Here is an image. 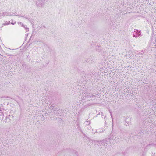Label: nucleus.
Returning a JSON list of instances; mask_svg holds the SVG:
<instances>
[{
  "label": "nucleus",
  "instance_id": "7ed1b4c3",
  "mask_svg": "<svg viewBox=\"0 0 156 156\" xmlns=\"http://www.w3.org/2000/svg\"><path fill=\"white\" fill-rule=\"evenodd\" d=\"M110 112L111 115V117H112V113H111V112Z\"/></svg>",
  "mask_w": 156,
  "mask_h": 156
},
{
  "label": "nucleus",
  "instance_id": "f257e3e1",
  "mask_svg": "<svg viewBox=\"0 0 156 156\" xmlns=\"http://www.w3.org/2000/svg\"><path fill=\"white\" fill-rule=\"evenodd\" d=\"M10 115V113L6 110H3V111H0V119L3 120L4 117H5V121L6 122H9L10 119L9 117Z\"/></svg>",
  "mask_w": 156,
  "mask_h": 156
},
{
  "label": "nucleus",
  "instance_id": "f03ea898",
  "mask_svg": "<svg viewBox=\"0 0 156 156\" xmlns=\"http://www.w3.org/2000/svg\"><path fill=\"white\" fill-rule=\"evenodd\" d=\"M96 50L98 51H99V50L98 49H98H96Z\"/></svg>",
  "mask_w": 156,
  "mask_h": 156
},
{
  "label": "nucleus",
  "instance_id": "20e7f679",
  "mask_svg": "<svg viewBox=\"0 0 156 156\" xmlns=\"http://www.w3.org/2000/svg\"><path fill=\"white\" fill-rule=\"evenodd\" d=\"M6 98H9V97L7 96V97H6Z\"/></svg>",
  "mask_w": 156,
  "mask_h": 156
}]
</instances>
